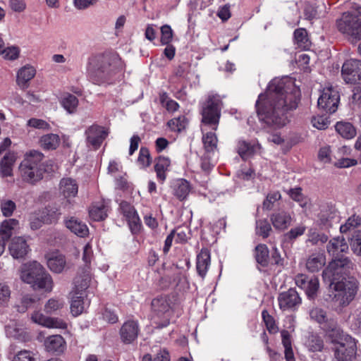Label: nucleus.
I'll return each mask as SVG.
<instances>
[{
	"label": "nucleus",
	"mask_w": 361,
	"mask_h": 361,
	"mask_svg": "<svg viewBox=\"0 0 361 361\" xmlns=\"http://www.w3.org/2000/svg\"><path fill=\"white\" fill-rule=\"evenodd\" d=\"M64 306V302L60 299L51 298L44 305V311L47 314H52L61 310Z\"/></svg>",
	"instance_id": "obj_47"
},
{
	"label": "nucleus",
	"mask_w": 361,
	"mask_h": 361,
	"mask_svg": "<svg viewBox=\"0 0 361 361\" xmlns=\"http://www.w3.org/2000/svg\"><path fill=\"white\" fill-rule=\"evenodd\" d=\"M66 227L76 235L84 238L89 233V229L83 221L71 216L64 220Z\"/></svg>",
	"instance_id": "obj_22"
},
{
	"label": "nucleus",
	"mask_w": 361,
	"mask_h": 361,
	"mask_svg": "<svg viewBox=\"0 0 361 361\" xmlns=\"http://www.w3.org/2000/svg\"><path fill=\"white\" fill-rule=\"evenodd\" d=\"M11 290L8 285L0 283V305H6L11 298Z\"/></svg>",
	"instance_id": "obj_53"
},
{
	"label": "nucleus",
	"mask_w": 361,
	"mask_h": 361,
	"mask_svg": "<svg viewBox=\"0 0 361 361\" xmlns=\"http://www.w3.org/2000/svg\"><path fill=\"white\" fill-rule=\"evenodd\" d=\"M326 263V257L322 253H314L310 256L306 262L307 269L311 272L321 269Z\"/></svg>",
	"instance_id": "obj_31"
},
{
	"label": "nucleus",
	"mask_w": 361,
	"mask_h": 361,
	"mask_svg": "<svg viewBox=\"0 0 361 361\" xmlns=\"http://www.w3.org/2000/svg\"><path fill=\"white\" fill-rule=\"evenodd\" d=\"M84 310V302L82 296L73 297L71 304V312L75 317L80 314Z\"/></svg>",
	"instance_id": "obj_50"
},
{
	"label": "nucleus",
	"mask_w": 361,
	"mask_h": 361,
	"mask_svg": "<svg viewBox=\"0 0 361 361\" xmlns=\"http://www.w3.org/2000/svg\"><path fill=\"white\" fill-rule=\"evenodd\" d=\"M348 249V245L343 237L333 238L326 246L327 252L333 257L331 262L345 259V257L340 256L343 253H346Z\"/></svg>",
	"instance_id": "obj_17"
},
{
	"label": "nucleus",
	"mask_w": 361,
	"mask_h": 361,
	"mask_svg": "<svg viewBox=\"0 0 361 361\" xmlns=\"http://www.w3.org/2000/svg\"><path fill=\"white\" fill-rule=\"evenodd\" d=\"M324 8V4L321 5L308 4L305 8V16L307 19L312 20L320 17Z\"/></svg>",
	"instance_id": "obj_43"
},
{
	"label": "nucleus",
	"mask_w": 361,
	"mask_h": 361,
	"mask_svg": "<svg viewBox=\"0 0 361 361\" xmlns=\"http://www.w3.org/2000/svg\"><path fill=\"white\" fill-rule=\"evenodd\" d=\"M350 245L353 252L361 257V231H357L353 235Z\"/></svg>",
	"instance_id": "obj_48"
},
{
	"label": "nucleus",
	"mask_w": 361,
	"mask_h": 361,
	"mask_svg": "<svg viewBox=\"0 0 361 361\" xmlns=\"http://www.w3.org/2000/svg\"><path fill=\"white\" fill-rule=\"evenodd\" d=\"M152 310L158 318H163L160 327H165L169 324L171 311V299L169 295H159L154 298L151 302Z\"/></svg>",
	"instance_id": "obj_9"
},
{
	"label": "nucleus",
	"mask_w": 361,
	"mask_h": 361,
	"mask_svg": "<svg viewBox=\"0 0 361 361\" xmlns=\"http://www.w3.org/2000/svg\"><path fill=\"white\" fill-rule=\"evenodd\" d=\"M210 252L207 249H202L197 256L196 269L198 274L203 279L205 277L210 266Z\"/></svg>",
	"instance_id": "obj_27"
},
{
	"label": "nucleus",
	"mask_w": 361,
	"mask_h": 361,
	"mask_svg": "<svg viewBox=\"0 0 361 361\" xmlns=\"http://www.w3.org/2000/svg\"><path fill=\"white\" fill-rule=\"evenodd\" d=\"M46 350L52 353H61L66 348V341L60 335H53L44 341Z\"/></svg>",
	"instance_id": "obj_26"
},
{
	"label": "nucleus",
	"mask_w": 361,
	"mask_h": 361,
	"mask_svg": "<svg viewBox=\"0 0 361 361\" xmlns=\"http://www.w3.org/2000/svg\"><path fill=\"white\" fill-rule=\"evenodd\" d=\"M0 55L6 60L13 61L19 57L20 49L16 46H11L6 48L4 47Z\"/></svg>",
	"instance_id": "obj_51"
},
{
	"label": "nucleus",
	"mask_w": 361,
	"mask_h": 361,
	"mask_svg": "<svg viewBox=\"0 0 361 361\" xmlns=\"http://www.w3.org/2000/svg\"><path fill=\"white\" fill-rule=\"evenodd\" d=\"M341 74L347 83H361V61L353 59L346 60L343 64Z\"/></svg>",
	"instance_id": "obj_11"
},
{
	"label": "nucleus",
	"mask_w": 361,
	"mask_h": 361,
	"mask_svg": "<svg viewBox=\"0 0 361 361\" xmlns=\"http://www.w3.org/2000/svg\"><path fill=\"white\" fill-rule=\"evenodd\" d=\"M335 128L338 133L345 139H352L356 135V130L350 123L340 121Z\"/></svg>",
	"instance_id": "obj_37"
},
{
	"label": "nucleus",
	"mask_w": 361,
	"mask_h": 361,
	"mask_svg": "<svg viewBox=\"0 0 361 361\" xmlns=\"http://www.w3.org/2000/svg\"><path fill=\"white\" fill-rule=\"evenodd\" d=\"M262 317L268 331L270 334L276 333L278 331V327L276 324L275 319L269 314L267 310H264L262 311Z\"/></svg>",
	"instance_id": "obj_49"
},
{
	"label": "nucleus",
	"mask_w": 361,
	"mask_h": 361,
	"mask_svg": "<svg viewBox=\"0 0 361 361\" xmlns=\"http://www.w3.org/2000/svg\"><path fill=\"white\" fill-rule=\"evenodd\" d=\"M0 208L4 216H11L15 211L16 205L13 201L4 199L0 202Z\"/></svg>",
	"instance_id": "obj_52"
},
{
	"label": "nucleus",
	"mask_w": 361,
	"mask_h": 361,
	"mask_svg": "<svg viewBox=\"0 0 361 361\" xmlns=\"http://www.w3.org/2000/svg\"><path fill=\"white\" fill-rule=\"evenodd\" d=\"M270 220L273 226L279 231L286 229L292 222L290 214L285 211H279L271 215Z\"/></svg>",
	"instance_id": "obj_24"
},
{
	"label": "nucleus",
	"mask_w": 361,
	"mask_h": 361,
	"mask_svg": "<svg viewBox=\"0 0 361 361\" xmlns=\"http://www.w3.org/2000/svg\"><path fill=\"white\" fill-rule=\"evenodd\" d=\"M281 342L284 348V356L286 361H295L290 333L286 330H283L281 332Z\"/></svg>",
	"instance_id": "obj_33"
},
{
	"label": "nucleus",
	"mask_w": 361,
	"mask_h": 361,
	"mask_svg": "<svg viewBox=\"0 0 361 361\" xmlns=\"http://www.w3.org/2000/svg\"><path fill=\"white\" fill-rule=\"evenodd\" d=\"M354 264L349 258L331 262L323 271L324 281L329 282L334 291L332 301L339 307L348 306L355 298L359 289V282L349 274Z\"/></svg>",
	"instance_id": "obj_2"
},
{
	"label": "nucleus",
	"mask_w": 361,
	"mask_h": 361,
	"mask_svg": "<svg viewBox=\"0 0 361 361\" xmlns=\"http://www.w3.org/2000/svg\"><path fill=\"white\" fill-rule=\"evenodd\" d=\"M61 104L68 113L73 114L76 111L78 99L75 95L67 94L62 98Z\"/></svg>",
	"instance_id": "obj_42"
},
{
	"label": "nucleus",
	"mask_w": 361,
	"mask_h": 361,
	"mask_svg": "<svg viewBox=\"0 0 361 361\" xmlns=\"http://www.w3.org/2000/svg\"><path fill=\"white\" fill-rule=\"evenodd\" d=\"M300 95L299 89L290 80H272L255 104L259 120L276 128L284 126L288 122L286 112L297 107Z\"/></svg>",
	"instance_id": "obj_1"
},
{
	"label": "nucleus",
	"mask_w": 361,
	"mask_h": 361,
	"mask_svg": "<svg viewBox=\"0 0 361 361\" xmlns=\"http://www.w3.org/2000/svg\"><path fill=\"white\" fill-rule=\"evenodd\" d=\"M36 70L30 65L22 67L17 73L16 82L18 85L25 89L28 87V82L35 77Z\"/></svg>",
	"instance_id": "obj_25"
},
{
	"label": "nucleus",
	"mask_w": 361,
	"mask_h": 361,
	"mask_svg": "<svg viewBox=\"0 0 361 361\" xmlns=\"http://www.w3.org/2000/svg\"><path fill=\"white\" fill-rule=\"evenodd\" d=\"M74 283L75 288L78 292L86 290L91 283V276L89 268H85L82 274L77 276Z\"/></svg>",
	"instance_id": "obj_38"
},
{
	"label": "nucleus",
	"mask_w": 361,
	"mask_h": 361,
	"mask_svg": "<svg viewBox=\"0 0 361 361\" xmlns=\"http://www.w3.org/2000/svg\"><path fill=\"white\" fill-rule=\"evenodd\" d=\"M128 221L129 228L133 233H137L141 230V221L138 215L131 216V218L126 220Z\"/></svg>",
	"instance_id": "obj_64"
},
{
	"label": "nucleus",
	"mask_w": 361,
	"mask_h": 361,
	"mask_svg": "<svg viewBox=\"0 0 361 361\" xmlns=\"http://www.w3.org/2000/svg\"><path fill=\"white\" fill-rule=\"evenodd\" d=\"M27 126L36 129L49 130L51 128L50 125L44 120L32 118L27 122Z\"/></svg>",
	"instance_id": "obj_56"
},
{
	"label": "nucleus",
	"mask_w": 361,
	"mask_h": 361,
	"mask_svg": "<svg viewBox=\"0 0 361 361\" xmlns=\"http://www.w3.org/2000/svg\"><path fill=\"white\" fill-rule=\"evenodd\" d=\"M171 160L169 157L159 156L154 160V171L157 178L160 183H164L166 178V173L169 170Z\"/></svg>",
	"instance_id": "obj_28"
},
{
	"label": "nucleus",
	"mask_w": 361,
	"mask_h": 361,
	"mask_svg": "<svg viewBox=\"0 0 361 361\" xmlns=\"http://www.w3.org/2000/svg\"><path fill=\"white\" fill-rule=\"evenodd\" d=\"M107 207L104 202H94L89 209L90 217L94 221H102L107 216Z\"/></svg>",
	"instance_id": "obj_29"
},
{
	"label": "nucleus",
	"mask_w": 361,
	"mask_h": 361,
	"mask_svg": "<svg viewBox=\"0 0 361 361\" xmlns=\"http://www.w3.org/2000/svg\"><path fill=\"white\" fill-rule=\"evenodd\" d=\"M223 103L219 95L209 94L202 105V141L207 152L217 149L218 137L213 132L218 129Z\"/></svg>",
	"instance_id": "obj_3"
},
{
	"label": "nucleus",
	"mask_w": 361,
	"mask_h": 361,
	"mask_svg": "<svg viewBox=\"0 0 361 361\" xmlns=\"http://www.w3.org/2000/svg\"><path fill=\"white\" fill-rule=\"evenodd\" d=\"M161 42L162 44H169L173 38V31L168 25H164L161 27Z\"/></svg>",
	"instance_id": "obj_61"
},
{
	"label": "nucleus",
	"mask_w": 361,
	"mask_h": 361,
	"mask_svg": "<svg viewBox=\"0 0 361 361\" xmlns=\"http://www.w3.org/2000/svg\"><path fill=\"white\" fill-rule=\"evenodd\" d=\"M278 302L283 311L295 310L301 304L302 300L295 289L290 288L279 295Z\"/></svg>",
	"instance_id": "obj_13"
},
{
	"label": "nucleus",
	"mask_w": 361,
	"mask_h": 361,
	"mask_svg": "<svg viewBox=\"0 0 361 361\" xmlns=\"http://www.w3.org/2000/svg\"><path fill=\"white\" fill-rule=\"evenodd\" d=\"M361 224V219L359 216L353 215L348 219L345 224L341 225L340 231L342 233H345L350 230L355 229Z\"/></svg>",
	"instance_id": "obj_46"
},
{
	"label": "nucleus",
	"mask_w": 361,
	"mask_h": 361,
	"mask_svg": "<svg viewBox=\"0 0 361 361\" xmlns=\"http://www.w3.org/2000/svg\"><path fill=\"white\" fill-rule=\"evenodd\" d=\"M311 319L320 324L328 335V331L334 327H338L334 321H329L326 312L321 308L314 307L310 312Z\"/></svg>",
	"instance_id": "obj_21"
},
{
	"label": "nucleus",
	"mask_w": 361,
	"mask_h": 361,
	"mask_svg": "<svg viewBox=\"0 0 361 361\" xmlns=\"http://www.w3.org/2000/svg\"><path fill=\"white\" fill-rule=\"evenodd\" d=\"M190 185L185 179L176 180L173 185V194L180 201L185 200L190 192Z\"/></svg>",
	"instance_id": "obj_30"
},
{
	"label": "nucleus",
	"mask_w": 361,
	"mask_h": 361,
	"mask_svg": "<svg viewBox=\"0 0 361 361\" xmlns=\"http://www.w3.org/2000/svg\"><path fill=\"white\" fill-rule=\"evenodd\" d=\"M288 195L293 200L298 202L302 207H305L307 205V200L303 197L301 192V188H296L290 189L288 191Z\"/></svg>",
	"instance_id": "obj_54"
},
{
	"label": "nucleus",
	"mask_w": 361,
	"mask_h": 361,
	"mask_svg": "<svg viewBox=\"0 0 361 361\" xmlns=\"http://www.w3.org/2000/svg\"><path fill=\"white\" fill-rule=\"evenodd\" d=\"M311 122L312 126L318 130L326 129L330 123L329 118L323 116H314Z\"/></svg>",
	"instance_id": "obj_59"
},
{
	"label": "nucleus",
	"mask_w": 361,
	"mask_h": 361,
	"mask_svg": "<svg viewBox=\"0 0 361 361\" xmlns=\"http://www.w3.org/2000/svg\"><path fill=\"white\" fill-rule=\"evenodd\" d=\"M281 198V195L279 191H270L263 202V209L266 210L272 209L275 205V203L280 200Z\"/></svg>",
	"instance_id": "obj_44"
},
{
	"label": "nucleus",
	"mask_w": 361,
	"mask_h": 361,
	"mask_svg": "<svg viewBox=\"0 0 361 361\" xmlns=\"http://www.w3.org/2000/svg\"><path fill=\"white\" fill-rule=\"evenodd\" d=\"M18 224V221L14 219L4 221L0 226V238L6 243L12 235V231Z\"/></svg>",
	"instance_id": "obj_36"
},
{
	"label": "nucleus",
	"mask_w": 361,
	"mask_h": 361,
	"mask_svg": "<svg viewBox=\"0 0 361 361\" xmlns=\"http://www.w3.org/2000/svg\"><path fill=\"white\" fill-rule=\"evenodd\" d=\"M21 279L30 284L34 289H42L45 292H51L54 283L51 276L37 262L25 264L21 271Z\"/></svg>",
	"instance_id": "obj_6"
},
{
	"label": "nucleus",
	"mask_w": 361,
	"mask_h": 361,
	"mask_svg": "<svg viewBox=\"0 0 361 361\" xmlns=\"http://www.w3.org/2000/svg\"><path fill=\"white\" fill-rule=\"evenodd\" d=\"M139 332L138 322L133 319L128 320L123 324L120 329L121 340L124 344L133 343L137 338Z\"/></svg>",
	"instance_id": "obj_15"
},
{
	"label": "nucleus",
	"mask_w": 361,
	"mask_h": 361,
	"mask_svg": "<svg viewBox=\"0 0 361 361\" xmlns=\"http://www.w3.org/2000/svg\"><path fill=\"white\" fill-rule=\"evenodd\" d=\"M59 193L67 200L66 205L71 204V198L75 197L78 192V184L72 178H63L59 185Z\"/></svg>",
	"instance_id": "obj_18"
},
{
	"label": "nucleus",
	"mask_w": 361,
	"mask_h": 361,
	"mask_svg": "<svg viewBox=\"0 0 361 361\" xmlns=\"http://www.w3.org/2000/svg\"><path fill=\"white\" fill-rule=\"evenodd\" d=\"M259 144H251L245 140H239L238 142V153L243 159H246L252 155Z\"/></svg>",
	"instance_id": "obj_39"
},
{
	"label": "nucleus",
	"mask_w": 361,
	"mask_h": 361,
	"mask_svg": "<svg viewBox=\"0 0 361 361\" xmlns=\"http://www.w3.org/2000/svg\"><path fill=\"white\" fill-rule=\"evenodd\" d=\"M120 210L126 220L137 214L134 207L126 201L121 202Z\"/></svg>",
	"instance_id": "obj_60"
},
{
	"label": "nucleus",
	"mask_w": 361,
	"mask_h": 361,
	"mask_svg": "<svg viewBox=\"0 0 361 361\" xmlns=\"http://www.w3.org/2000/svg\"><path fill=\"white\" fill-rule=\"evenodd\" d=\"M338 30L350 41L356 42L361 39V6L345 12L336 20Z\"/></svg>",
	"instance_id": "obj_8"
},
{
	"label": "nucleus",
	"mask_w": 361,
	"mask_h": 361,
	"mask_svg": "<svg viewBox=\"0 0 361 361\" xmlns=\"http://www.w3.org/2000/svg\"><path fill=\"white\" fill-rule=\"evenodd\" d=\"M308 347L313 352L321 351L324 348V342L321 338L312 336L309 340Z\"/></svg>",
	"instance_id": "obj_62"
},
{
	"label": "nucleus",
	"mask_w": 361,
	"mask_h": 361,
	"mask_svg": "<svg viewBox=\"0 0 361 361\" xmlns=\"http://www.w3.org/2000/svg\"><path fill=\"white\" fill-rule=\"evenodd\" d=\"M88 145L94 149H98L108 135V132L102 126L92 125L85 130Z\"/></svg>",
	"instance_id": "obj_16"
},
{
	"label": "nucleus",
	"mask_w": 361,
	"mask_h": 361,
	"mask_svg": "<svg viewBox=\"0 0 361 361\" xmlns=\"http://www.w3.org/2000/svg\"><path fill=\"white\" fill-rule=\"evenodd\" d=\"M29 250L26 240L21 237L14 238L9 245L10 254L15 259L24 258Z\"/></svg>",
	"instance_id": "obj_20"
},
{
	"label": "nucleus",
	"mask_w": 361,
	"mask_h": 361,
	"mask_svg": "<svg viewBox=\"0 0 361 361\" xmlns=\"http://www.w3.org/2000/svg\"><path fill=\"white\" fill-rule=\"evenodd\" d=\"M123 68V62L117 54L106 53L89 58L87 73L93 83L101 85L109 82Z\"/></svg>",
	"instance_id": "obj_4"
},
{
	"label": "nucleus",
	"mask_w": 361,
	"mask_h": 361,
	"mask_svg": "<svg viewBox=\"0 0 361 361\" xmlns=\"http://www.w3.org/2000/svg\"><path fill=\"white\" fill-rule=\"evenodd\" d=\"M60 144V138L57 134L49 133L42 136L39 139V145L45 150L56 149Z\"/></svg>",
	"instance_id": "obj_34"
},
{
	"label": "nucleus",
	"mask_w": 361,
	"mask_h": 361,
	"mask_svg": "<svg viewBox=\"0 0 361 361\" xmlns=\"http://www.w3.org/2000/svg\"><path fill=\"white\" fill-rule=\"evenodd\" d=\"M137 161L140 165H142L145 168L149 166L151 164L152 159L150 157L149 151L147 148H140Z\"/></svg>",
	"instance_id": "obj_55"
},
{
	"label": "nucleus",
	"mask_w": 361,
	"mask_h": 361,
	"mask_svg": "<svg viewBox=\"0 0 361 361\" xmlns=\"http://www.w3.org/2000/svg\"><path fill=\"white\" fill-rule=\"evenodd\" d=\"M44 154L38 151H30L26 154L19 166L20 176L23 180L35 184L43 178L44 168L42 160Z\"/></svg>",
	"instance_id": "obj_7"
},
{
	"label": "nucleus",
	"mask_w": 361,
	"mask_h": 361,
	"mask_svg": "<svg viewBox=\"0 0 361 361\" xmlns=\"http://www.w3.org/2000/svg\"><path fill=\"white\" fill-rule=\"evenodd\" d=\"M17 156L14 152L6 153L0 161V176L2 178L11 177Z\"/></svg>",
	"instance_id": "obj_23"
},
{
	"label": "nucleus",
	"mask_w": 361,
	"mask_h": 361,
	"mask_svg": "<svg viewBox=\"0 0 361 361\" xmlns=\"http://www.w3.org/2000/svg\"><path fill=\"white\" fill-rule=\"evenodd\" d=\"M142 361H170V356L168 351L161 350L153 358L149 354L145 355Z\"/></svg>",
	"instance_id": "obj_58"
},
{
	"label": "nucleus",
	"mask_w": 361,
	"mask_h": 361,
	"mask_svg": "<svg viewBox=\"0 0 361 361\" xmlns=\"http://www.w3.org/2000/svg\"><path fill=\"white\" fill-rule=\"evenodd\" d=\"M66 264V259L63 255L51 257L47 261V266L49 269L58 274L63 271Z\"/></svg>",
	"instance_id": "obj_41"
},
{
	"label": "nucleus",
	"mask_w": 361,
	"mask_h": 361,
	"mask_svg": "<svg viewBox=\"0 0 361 361\" xmlns=\"http://www.w3.org/2000/svg\"><path fill=\"white\" fill-rule=\"evenodd\" d=\"M340 101L338 90L333 87L324 88L318 99V106L326 113L333 114L336 111Z\"/></svg>",
	"instance_id": "obj_10"
},
{
	"label": "nucleus",
	"mask_w": 361,
	"mask_h": 361,
	"mask_svg": "<svg viewBox=\"0 0 361 361\" xmlns=\"http://www.w3.org/2000/svg\"><path fill=\"white\" fill-rule=\"evenodd\" d=\"M295 44L301 49H307L311 45L307 32L304 28H298L294 31Z\"/></svg>",
	"instance_id": "obj_35"
},
{
	"label": "nucleus",
	"mask_w": 361,
	"mask_h": 361,
	"mask_svg": "<svg viewBox=\"0 0 361 361\" xmlns=\"http://www.w3.org/2000/svg\"><path fill=\"white\" fill-rule=\"evenodd\" d=\"M338 211L331 204H322L317 214V224L324 228L331 227L338 220Z\"/></svg>",
	"instance_id": "obj_14"
},
{
	"label": "nucleus",
	"mask_w": 361,
	"mask_h": 361,
	"mask_svg": "<svg viewBox=\"0 0 361 361\" xmlns=\"http://www.w3.org/2000/svg\"><path fill=\"white\" fill-rule=\"evenodd\" d=\"M172 232H174V236L176 235V240L179 243H185L189 238L190 233L188 228L178 227Z\"/></svg>",
	"instance_id": "obj_63"
},
{
	"label": "nucleus",
	"mask_w": 361,
	"mask_h": 361,
	"mask_svg": "<svg viewBox=\"0 0 361 361\" xmlns=\"http://www.w3.org/2000/svg\"><path fill=\"white\" fill-rule=\"evenodd\" d=\"M295 281L296 285L305 290L309 299L314 300L317 297L319 288L318 278L315 276L308 277L300 274L295 276Z\"/></svg>",
	"instance_id": "obj_12"
},
{
	"label": "nucleus",
	"mask_w": 361,
	"mask_h": 361,
	"mask_svg": "<svg viewBox=\"0 0 361 361\" xmlns=\"http://www.w3.org/2000/svg\"><path fill=\"white\" fill-rule=\"evenodd\" d=\"M256 261L262 267H267L269 263V252L267 246L264 244H259L255 250Z\"/></svg>",
	"instance_id": "obj_40"
},
{
	"label": "nucleus",
	"mask_w": 361,
	"mask_h": 361,
	"mask_svg": "<svg viewBox=\"0 0 361 361\" xmlns=\"http://www.w3.org/2000/svg\"><path fill=\"white\" fill-rule=\"evenodd\" d=\"M33 322L47 328L66 329L67 324L59 318L49 317L39 312H35L31 317Z\"/></svg>",
	"instance_id": "obj_19"
},
{
	"label": "nucleus",
	"mask_w": 361,
	"mask_h": 361,
	"mask_svg": "<svg viewBox=\"0 0 361 361\" xmlns=\"http://www.w3.org/2000/svg\"><path fill=\"white\" fill-rule=\"evenodd\" d=\"M328 338L331 343L336 361H350L355 354V339L345 334L339 327H334L328 331Z\"/></svg>",
	"instance_id": "obj_5"
},
{
	"label": "nucleus",
	"mask_w": 361,
	"mask_h": 361,
	"mask_svg": "<svg viewBox=\"0 0 361 361\" xmlns=\"http://www.w3.org/2000/svg\"><path fill=\"white\" fill-rule=\"evenodd\" d=\"M271 231V227L267 220L257 221V233L264 238H267Z\"/></svg>",
	"instance_id": "obj_57"
},
{
	"label": "nucleus",
	"mask_w": 361,
	"mask_h": 361,
	"mask_svg": "<svg viewBox=\"0 0 361 361\" xmlns=\"http://www.w3.org/2000/svg\"><path fill=\"white\" fill-rule=\"evenodd\" d=\"M187 123V118L184 116H180L169 121L167 125L171 130L180 132L185 128Z\"/></svg>",
	"instance_id": "obj_45"
},
{
	"label": "nucleus",
	"mask_w": 361,
	"mask_h": 361,
	"mask_svg": "<svg viewBox=\"0 0 361 361\" xmlns=\"http://www.w3.org/2000/svg\"><path fill=\"white\" fill-rule=\"evenodd\" d=\"M61 215V213L59 209L54 207H47L42 211L40 217L44 224H56L60 219Z\"/></svg>",
	"instance_id": "obj_32"
}]
</instances>
